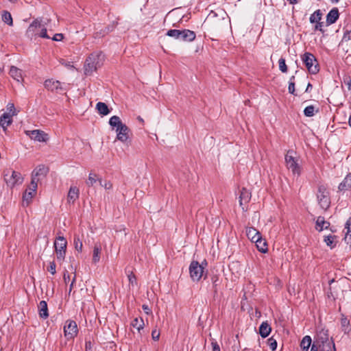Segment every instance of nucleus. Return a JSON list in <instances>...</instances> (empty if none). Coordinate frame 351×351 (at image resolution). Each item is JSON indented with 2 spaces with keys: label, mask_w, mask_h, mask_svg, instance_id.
Here are the masks:
<instances>
[{
  "label": "nucleus",
  "mask_w": 351,
  "mask_h": 351,
  "mask_svg": "<svg viewBox=\"0 0 351 351\" xmlns=\"http://www.w3.org/2000/svg\"><path fill=\"white\" fill-rule=\"evenodd\" d=\"M328 341V331L327 330L322 329L317 334V343H322L323 347H326V343Z\"/></svg>",
  "instance_id": "nucleus-21"
},
{
  "label": "nucleus",
  "mask_w": 351,
  "mask_h": 351,
  "mask_svg": "<svg viewBox=\"0 0 351 351\" xmlns=\"http://www.w3.org/2000/svg\"><path fill=\"white\" fill-rule=\"evenodd\" d=\"M38 186L35 187L32 186L30 184L29 187V191L26 190L23 194V206H27L32 202V198L34 197Z\"/></svg>",
  "instance_id": "nucleus-13"
},
{
  "label": "nucleus",
  "mask_w": 351,
  "mask_h": 351,
  "mask_svg": "<svg viewBox=\"0 0 351 351\" xmlns=\"http://www.w3.org/2000/svg\"><path fill=\"white\" fill-rule=\"evenodd\" d=\"M341 326L342 330L346 334L348 333L351 330L350 327V320L344 315H343L341 319Z\"/></svg>",
  "instance_id": "nucleus-32"
},
{
  "label": "nucleus",
  "mask_w": 351,
  "mask_h": 351,
  "mask_svg": "<svg viewBox=\"0 0 351 351\" xmlns=\"http://www.w3.org/2000/svg\"><path fill=\"white\" fill-rule=\"evenodd\" d=\"M213 351H220V347L219 345L217 343V342L215 340H213L211 342Z\"/></svg>",
  "instance_id": "nucleus-51"
},
{
  "label": "nucleus",
  "mask_w": 351,
  "mask_h": 351,
  "mask_svg": "<svg viewBox=\"0 0 351 351\" xmlns=\"http://www.w3.org/2000/svg\"><path fill=\"white\" fill-rule=\"evenodd\" d=\"M99 184L104 187L106 190L111 189L112 187V184L108 180H103L102 179H98Z\"/></svg>",
  "instance_id": "nucleus-42"
},
{
  "label": "nucleus",
  "mask_w": 351,
  "mask_h": 351,
  "mask_svg": "<svg viewBox=\"0 0 351 351\" xmlns=\"http://www.w3.org/2000/svg\"><path fill=\"white\" fill-rule=\"evenodd\" d=\"M323 16V13L321 10L318 9L315 10L312 14H311L309 18V21L312 24H315L317 22H319L322 20Z\"/></svg>",
  "instance_id": "nucleus-30"
},
{
  "label": "nucleus",
  "mask_w": 351,
  "mask_h": 351,
  "mask_svg": "<svg viewBox=\"0 0 351 351\" xmlns=\"http://www.w3.org/2000/svg\"><path fill=\"white\" fill-rule=\"evenodd\" d=\"M38 37L44 38H51V37L47 34V29L41 25V28L40 29Z\"/></svg>",
  "instance_id": "nucleus-44"
},
{
  "label": "nucleus",
  "mask_w": 351,
  "mask_h": 351,
  "mask_svg": "<svg viewBox=\"0 0 351 351\" xmlns=\"http://www.w3.org/2000/svg\"><path fill=\"white\" fill-rule=\"evenodd\" d=\"M345 241L351 246V217H349L345 224Z\"/></svg>",
  "instance_id": "nucleus-24"
},
{
  "label": "nucleus",
  "mask_w": 351,
  "mask_h": 351,
  "mask_svg": "<svg viewBox=\"0 0 351 351\" xmlns=\"http://www.w3.org/2000/svg\"><path fill=\"white\" fill-rule=\"evenodd\" d=\"M346 34L348 35V39L350 40L351 39V31L348 32Z\"/></svg>",
  "instance_id": "nucleus-64"
},
{
  "label": "nucleus",
  "mask_w": 351,
  "mask_h": 351,
  "mask_svg": "<svg viewBox=\"0 0 351 351\" xmlns=\"http://www.w3.org/2000/svg\"><path fill=\"white\" fill-rule=\"evenodd\" d=\"M75 248L77 251L81 252L82 250V241L80 239L79 236H75L74 237V241H73Z\"/></svg>",
  "instance_id": "nucleus-38"
},
{
  "label": "nucleus",
  "mask_w": 351,
  "mask_h": 351,
  "mask_svg": "<svg viewBox=\"0 0 351 351\" xmlns=\"http://www.w3.org/2000/svg\"><path fill=\"white\" fill-rule=\"evenodd\" d=\"M96 108L99 114L102 115H107L110 113L109 108L105 103L98 102L96 105Z\"/></svg>",
  "instance_id": "nucleus-31"
},
{
  "label": "nucleus",
  "mask_w": 351,
  "mask_h": 351,
  "mask_svg": "<svg viewBox=\"0 0 351 351\" xmlns=\"http://www.w3.org/2000/svg\"><path fill=\"white\" fill-rule=\"evenodd\" d=\"M11 175L9 176L8 173L4 176L5 180L8 184L14 186L16 184H21L23 182V178L21 173L15 171H12Z\"/></svg>",
  "instance_id": "nucleus-12"
},
{
  "label": "nucleus",
  "mask_w": 351,
  "mask_h": 351,
  "mask_svg": "<svg viewBox=\"0 0 351 351\" xmlns=\"http://www.w3.org/2000/svg\"><path fill=\"white\" fill-rule=\"evenodd\" d=\"M326 347L329 348L330 351H336L335 345V343H334L332 339H331L330 342L327 343Z\"/></svg>",
  "instance_id": "nucleus-55"
},
{
  "label": "nucleus",
  "mask_w": 351,
  "mask_h": 351,
  "mask_svg": "<svg viewBox=\"0 0 351 351\" xmlns=\"http://www.w3.org/2000/svg\"><path fill=\"white\" fill-rule=\"evenodd\" d=\"M167 36L173 37L175 39L183 42H191L195 39L196 35L193 31L189 29H169L167 32Z\"/></svg>",
  "instance_id": "nucleus-2"
},
{
  "label": "nucleus",
  "mask_w": 351,
  "mask_h": 351,
  "mask_svg": "<svg viewBox=\"0 0 351 351\" xmlns=\"http://www.w3.org/2000/svg\"><path fill=\"white\" fill-rule=\"evenodd\" d=\"M302 60L310 73L316 74L319 72V64L313 54L306 52L302 56Z\"/></svg>",
  "instance_id": "nucleus-4"
},
{
  "label": "nucleus",
  "mask_w": 351,
  "mask_h": 351,
  "mask_svg": "<svg viewBox=\"0 0 351 351\" xmlns=\"http://www.w3.org/2000/svg\"><path fill=\"white\" fill-rule=\"evenodd\" d=\"M41 23L38 19H35L28 27L26 31V36L30 40H36L38 37Z\"/></svg>",
  "instance_id": "nucleus-10"
},
{
  "label": "nucleus",
  "mask_w": 351,
  "mask_h": 351,
  "mask_svg": "<svg viewBox=\"0 0 351 351\" xmlns=\"http://www.w3.org/2000/svg\"><path fill=\"white\" fill-rule=\"evenodd\" d=\"M67 273L68 272L66 271L63 275V279L65 283H67L68 281L70 280V276Z\"/></svg>",
  "instance_id": "nucleus-58"
},
{
  "label": "nucleus",
  "mask_w": 351,
  "mask_h": 351,
  "mask_svg": "<svg viewBox=\"0 0 351 351\" xmlns=\"http://www.w3.org/2000/svg\"><path fill=\"white\" fill-rule=\"evenodd\" d=\"M293 152L289 150L285 156V162L289 169H291L293 174L300 176L301 173V167L298 163V160L293 157L291 154Z\"/></svg>",
  "instance_id": "nucleus-6"
},
{
  "label": "nucleus",
  "mask_w": 351,
  "mask_h": 351,
  "mask_svg": "<svg viewBox=\"0 0 351 351\" xmlns=\"http://www.w3.org/2000/svg\"><path fill=\"white\" fill-rule=\"evenodd\" d=\"M28 132L31 139L34 141H37L38 142H45L47 140V134H45L43 131L36 130L29 131Z\"/></svg>",
  "instance_id": "nucleus-15"
},
{
  "label": "nucleus",
  "mask_w": 351,
  "mask_h": 351,
  "mask_svg": "<svg viewBox=\"0 0 351 351\" xmlns=\"http://www.w3.org/2000/svg\"><path fill=\"white\" fill-rule=\"evenodd\" d=\"M330 226V223L328 221H325L324 217L322 216H319L316 220V226L315 229L321 232L324 229H328Z\"/></svg>",
  "instance_id": "nucleus-25"
},
{
  "label": "nucleus",
  "mask_w": 351,
  "mask_h": 351,
  "mask_svg": "<svg viewBox=\"0 0 351 351\" xmlns=\"http://www.w3.org/2000/svg\"><path fill=\"white\" fill-rule=\"evenodd\" d=\"M90 345H91V343L90 341H88V342H86V349H90Z\"/></svg>",
  "instance_id": "nucleus-61"
},
{
  "label": "nucleus",
  "mask_w": 351,
  "mask_h": 351,
  "mask_svg": "<svg viewBox=\"0 0 351 351\" xmlns=\"http://www.w3.org/2000/svg\"><path fill=\"white\" fill-rule=\"evenodd\" d=\"M12 123V118L11 115L8 113H3L0 117V125L3 128L4 130H6L7 127L9 126Z\"/></svg>",
  "instance_id": "nucleus-26"
},
{
  "label": "nucleus",
  "mask_w": 351,
  "mask_h": 351,
  "mask_svg": "<svg viewBox=\"0 0 351 351\" xmlns=\"http://www.w3.org/2000/svg\"><path fill=\"white\" fill-rule=\"evenodd\" d=\"M80 190L77 186H71L67 195L69 204H73L79 198Z\"/></svg>",
  "instance_id": "nucleus-19"
},
{
  "label": "nucleus",
  "mask_w": 351,
  "mask_h": 351,
  "mask_svg": "<svg viewBox=\"0 0 351 351\" xmlns=\"http://www.w3.org/2000/svg\"><path fill=\"white\" fill-rule=\"evenodd\" d=\"M251 197V192L246 188L243 187L240 191L239 195V205L243 211L245 212L247 210V204L250 202Z\"/></svg>",
  "instance_id": "nucleus-11"
},
{
  "label": "nucleus",
  "mask_w": 351,
  "mask_h": 351,
  "mask_svg": "<svg viewBox=\"0 0 351 351\" xmlns=\"http://www.w3.org/2000/svg\"><path fill=\"white\" fill-rule=\"evenodd\" d=\"M339 17V12L337 8H333L326 15V23L327 26L334 24Z\"/></svg>",
  "instance_id": "nucleus-16"
},
{
  "label": "nucleus",
  "mask_w": 351,
  "mask_h": 351,
  "mask_svg": "<svg viewBox=\"0 0 351 351\" xmlns=\"http://www.w3.org/2000/svg\"><path fill=\"white\" fill-rule=\"evenodd\" d=\"M338 191L340 192L351 191V172L347 174L342 182L339 184Z\"/></svg>",
  "instance_id": "nucleus-18"
},
{
  "label": "nucleus",
  "mask_w": 351,
  "mask_h": 351,
  "mask_svg": "<svg viewBox=\"0 0 351 351\" xmlns=\"http://www.w3.org/2000/svg\"><path fill=\"white\" fill-rule=\"evenodd\" d=\"M279 64V69L282 73H287V66L285 63V60L282 58H280L278 60Z\"/></svg>",
  "instance_id": "nucleus-43"
},
{
  "label": "nucleus",
  "mask_w": 351,
  "mask_h": 351,
  "mask_svg": "<svg viewBox=\"0 0 351 351\" xmlns=\"http://www.w3.org/2000/svg\"><path fill=\"white\" fill-rule=\"evenodd\" d=\"M343 84L347 86L348 89L351 91V77L350 75H344L343 77Z\"/></svg>",
  "instance_id": "nucleus-46"
},
{
  "label": "nucleus",
  "mask_w": 351,
  "mask_h": 351,
  "mask_svg": "<svg viewBox=\"0 0 351 351\" xmlns=\"http://www.w3.org/2000/svg\"><path fill=\"white\" fill-rule=\"evenodd\" d=\"M56 263L54 261H52V262H50L49 263V265L47 267V270L48 271H49L52 275L55 274L56 271Z\"/></svg>",
  "instance_id": "nucleus-50"
},
{
  "label": "nucleus",
  "mask_w": 351,
  "mask_h": 351,
  "mask_svg": "<svg viewBox=\"0 0 351 351\" xmlns=\"http://www.w3.org/2000/svg\"><path fill=\"white\" fill-rule=\"evenodd\" d=\"M131 324L139 331L141 329L143 328L144 322L142 318L136 317L132 320Z\"/></svg>",
  "instance_id": "nucleus-35"
},
{
  "label": "nucleus",
  "mask_w": 351,
  "mask_h": 351,
  "mask_svg": "<svg viewBox=\"0 0 351 351\" xmlns=\"http://www.w3.org/2000/svg\"><path fill=\"white\" fill-rule=\"evenodd\" d=\"M336 238V236L334 235H328L324 237V242L326 243L328 246H329L331 249L335 247L336 243L334 242V239Z\"/></svg>",
  "instance_id": "nucleus-37"
},
{
  "label": "nucleus",
  "mask_w": 351,
  "mask_h": 351,
  "mask_svg": "<svg viewBox=\"0 0 351 351\" xmlns=\"http://www.w3.org/2000/svg\"><path fill=\"white\" fill-rule=\"evenodd\" d=\"M78 329L75 321L68 320L64 326V336L67 339H73L77 334Z\"/></svg>",
  "instance_id": "nucleus-9"
},
{
  "label": "nucleus",
  "mask_w": 351,
  "mask_h": 351,
  "mask_svg": "<svg viewBox=\"0 0 351 351\" xmlns=\"http://www.w3.org/2000/svg\"><path fill=\"white\" fill-rule=\"evenodd\" d=\"M109 124L113 128H115L117 134L120 132L121 130L123 129L125 126V124L123 123L121 121L119 117L114 115L110 117L109 120Z\"/></svg>",
  "instance_id": "nucleus-17"
},
{
  "label": "nucleus",
  "mask_w": 351,
  "mask_h": 351,
  "mask_svg": "<svg viewBox=\"0 0 351 351\" xmlns=\"http://www.w3.org/2000/svg\"><path fill=\"white\" fill-rule=\"evenodd\" d=\"M128 280L130 284L133 285L134 283L136 282V276L134 274L131 273L130 275H128Z\"/></svg>",
  "instance_id": "nucleus-56"
},
{
  "label": "nucleus",
  "mask_w": 351,
  "mask_h": 351,
  "mask_svg": "<svg viewBox=\"0 0 351 351\" xmlns=\"http://www.w3.org/2000/svg\"><path fill=\"white\" fill-rule=\"evenodd\" d=\"M75 281H76V273H75V272H74V276H73V280H72V282H72V283H75Z\"/></svg>",
  "instance_id": "nucleus-63"
},
{
  "label": "nucleus",
  "mask_w": 351,
  "mask_h": 351,
  "mask_svg": "<svg viewBox=\"0 0 351 351\" xmlns=\"http://www.w3.org/2000/svg\"><path fill=\"white\" fill-rule=\"evenodd\" d=\"M10 75L17 82L22 80V71L16 66H11L10 69Z\"/></svg>",
  "instance_id": "nucleus-28"
},
{
  "label": "nucleus",
  "mask_w": 351,
  "mask_h": 351,
  "mask_svg": "<svg viewBox=\"0 0 351 351\" xmlns=\"http://www.w3.org/2000/svg\"><path fill=\"white\" fill-rule=\"evenodd\" d=\"M101 247L100 245H95L93 249V262L97 263L99 261Z\"/></svg>",
  "instance_id": "nucleus-34"
},
{
  "label": "nucleus",
  "mask_w": 351,
  "mask_h": 351,
  "mask_svg": "<svg viewBox=\"0 0 351 351\" xmlns=\"http://www.w3.org/2000/svg\"><path fill=\"white\" fill-rule=\"evenodd\" d=\"M152 337L154 341H158L160 338V332L156 330H154L152 332Z\"/></svg>",
  "instance_id": "nucleus-53"
},
{
  "label": "nucleus",
  "mask_w": 351,
  "mask_h": 351,
  "mask_svg": "<svg viewBox=\"0 0 351 351\" xmlns=\"http://www.w3.org/2000/svg\"><path fill=\"white\" fill-rule=\"evenodd\" d=\"M7 110L8 111V112H7L8 114H10L11 115V117L12 116H14L16 114V109H15V107H14V104L12 103H9L7 106Z\"/></svg>",
  "instance_id": "nucleus-45"
},
{
  "label": "nucleus",
  "mask_w": 351,
  "mask_h": 351,
  "mask_svg": "<svg viewBox=\"0 0 351 351\" xmlns=\"http://www.w3.org/2000/svg\"><path fill=\"white\" fill-rule=\"evenodd\" d=\"M268 345L272 351L276 350L277 348V342L273 337L268 339Z\"/></svg>",
  "instance_id": "nucleus-47"
},
{
  "label": "nucleus",
  "mask_w": 351,
  "mask_h": 351,
  "mask_svg": "<svg viewBox=\"0 0 351 351\" xmlns=\"http://www.w3.org/2000/svg\"><path fill=\"white\" fill-rule=\"evenodd\" d=\"M104 62V55L102 52L92 53L86 60L84 63V74L90 75L92 73L101 67Z\"/></svg>",
  "instance_id": "nucleus-1"
},
{
  "label": "nucleus",
  "mask_w": 351,
  "mask_h": 351,
  "mask_svg": "<svg viewBox=\"0 0 351 351\" xmlns=\"http://www.w3.org/2000/svg\"><path fill=\"white\" fill-rule=\"evenodd\" d=\"M324 23L319 21L315 23L314 31H319L322 33H324V29H323Z\"/></svg>",
  "instance_id": "nucleus-49"
},
{
  "label": "nucleus",
  "mask_w": 351,
  "mask_h": 351,
  "mask_svg": "<svg viewBox=\"0 0 351 351\" xmlns=\"http://www.w3.org/2000/svg\"><path fill=\"white\" fill-rule=\"evenodd\" d=\"M66 245L67 241L64 237H58L54 242L57 259L60 261H63L65 258Z\"/></svg>",
  "instance_id": "nucleus-5"
},
{
  "label": "nucleus",
  "mask_w": 351,
  "mask_h": 351,
  "mask_svg": "<svg viewBox=\"0 0 351 351\" xmlns=\"http://www.w3.org/2000/svg\"><path fill=\"white\" fill-rule=\"evenodd\" d=\"M97 174L90 173L88 176V179L86 181V184L89 186H93L97 181H98Z\"/></svg>",
  "instance_id": "nucleus-39"
},
{
  "label": "nucleus",
  "mask_w": 351,
  "mask_h": 351,
  "mask_svg": "<svg viewBox=\"0 0 351 351\" xmlns=\"http://www.w3.org/2000/svg\"><path fill=\"white\" fill-rule=\"evenodd\" d=\"M258 250L262 252L265 253L267 251L266 241L262 239V237L257 241H254Z\"/></svg>",
  "instance_id": "nucleus-33"
},
{
  "label": "nucleus",
  "mask_w": 351,
  "mask_h": 351,
  "mask_svg": "<svg viewBox=\"0 0 351 351\" xmlns=\"http://www.w3.org/2000/svg\"><path fill=\"white\" fill-rule=\"evenodd\" d=\"M310 88H312V85H311V83H308V85H307V87H306V90H305V91H306V92L309 91V89H310Z\"/></svg>",
  "instance_id": "nucleus-62"
},
{
  "label": "nucleus",
  "mask_w": 351,
  "mask_h": 351,
  "mask_svg": "<svg viewBox=\"0 0 351 351\" xmlns=\"http://www.w3.org/2000/svg\"><path fill=\"white\" fill-rule=\"evenodd\" d=\"M311 338L308 335L304 336L301 342H300V348L302 351H308V349L311 345Z\"/></svg>",
  "instance_id": "nucleus-29"
},
{
  "label": "nucleus",
  "mask_w": 351,
  "mask_h": 351,
  "mask_svg": "<svg viewBox=\"0 0 351 351\" xmlns=\"http://www.w3.org/2000/svg\"><path fill=\"white\" fill-rule=\"evenodd\" d=\"M189 274L193 281H199L203 276L204 267L198 261H193L189 265Z\"/></svg>",
  "instance_id": "nucleus-7"
},
{
  "label": "nucleus",
  "mask_w": 351,
  "mask_h": 351,
  "mask_svg": "<svg viewBox=\"0 0 351 351\" xmlns=\"http://www.w3.org/2000/svg\"><path fill=\"white\" fill-rule=\"evenodd\" d=\"M143 309L144 310L145 313L147 315L150 314L152 313L150 308L148 307L147 305L143 304L142 306Z\"/></svg>",
  "instance_id": "nucleus-57"
},
{
  "label": "nucleus",
  "mask_w": 351,
  "mask_h": 351,
  "mask_svg": "<svg viewBox=\"0 0 351 351\" xmlns=\"http://www.w3.org/2000/svg\"><path fill=\"white\" fill-rule=\"evenodd\" d=\"M311 351H319L317 346L315 344H313L311 348Z\"/></svg>",
  "instance_id": "nucleus-59"
},
{
  "label": "nucleus",
  "mask_w": 351,
  "mask_h": 351,
  "mask_svg": "<svg viewBox=\"0 0 351 351\" xmlns=\"http://www.w3.org/2000/svg\"><path fill=\"white\" fill-rule=\"evenodd\" d=\"M304 114L308 117H313L315 114V107L312 105L306 107L304 110Z\"/></svg>",
  "instance_id": "nucleus-40"
},
{
  "label": "nucleus",
  "mask_w": 351,
  "mask_h": 351,
  "mask_svg": "<svg viewBox=\"0 0 351 351\" xmlns=\"http://www.w3.org/2000/svg\"><path fill=\"white\" fill-rule=\"evenodd\" d=\"M64 38V35L62 34H56L51 38V39L54 41H61Z\"/></svg>",
  "instance_id": "nucleus-52"
},
{
  "label": "nucleus",
  "mask_w": 351,
  "mask_h": 351,
  "mask_svg": "<svg viewBox=\"0 0 351 351\" xmlns=\"http://www.w3.org/2000/svg\"><path fill=\"white\" fill-rule=\"evenodd\" d=\"M44 86L45 88L52 92H58L63 89L61 82L58 80H53V79L46 80L44 82Z\"/></svg>",
  "instance_id": "nucleus-14"
},
{
  "label": "nucleus",
  "mask_w": 351,
  "mask_h": 351,
  "mask_svg": "<svg viewBox=\"0 0 351 351\" xmlns=\"http://www.w3.org/2000/svg\"><path fill=\"white\" fill-rule=\"evenodd\" d=\"M246 235L252 242L257 241L261 237V234L253 227L247 228Z\"/></svg>",
  "instance_id": "nucleus-20"
},
{
  "label": "nucleus",
  "mask_w": 351,
  "mask_h": 351,
  "mask_svg": "<svg viewBox=\"0 0 351 351\" xmlns=\"http://www.w3.org/2000/svg\"><path fill=\"white\" fill-rule=\"evenodd\" d=\"M2 20L4 23L12 26L13 25L12 18L11 14L6 10L3 11Z\"/></svg>",
  "instance_id": "nucleus-36"
},
{
  "label": "nucleus",
  "mask_w": 351,
  "mask_h": 351,
  "mask_svg": "<svg viewBox=\"0 0 351 351\" xmlns=\"http://www.w3.org/2000/svg\"><path fill=\"white\" fill-rule=\"evenodd\" d=\"M317 199L319 206L324 210H326L330 207V193L326 185L322 184H318Z\"/></svg>",
  "instance_id": "nucleus-3"
},
{
  "label": "nucleus",
  "mask_w": 351,
  "mask_h": 351,
  "mask_svg": "<svg viewBox=\"0 0 351 351\" xmlns=\"http://www.w3.org/2000/svg\"><path fill=\"white\" fill-rule=\"evenodd\" d=\"M39 316L42 319H47L49 317L47 304L45 300L40 302L38 306Z\"/></svg>",
  "instance_id": "nucleus-22"
},
{
  "label": "nucleus",
  "mask_w": 351,
  "mask_h": 351,
  "mask_svg": "<svg viewBox=\"0 0 351 351\" xmlns=\"http://www.w3.org/2000/svg\"><path fill=\"white\" fill-rule=\"evenodd\" d=\"M110 31L109 27H106L105 29H101L99 32H96L95 33V37H101L104 36L106 34H108Z\"/></svg>",
  "instance_id": "nucleus-48"
},
{
  "label": "nucleus",
  "mask_w": 351,
  "mask_h": 351,
  "mask_svg": "<svg viewBox=\"0 0 351 351\" xmlns=\"http://www.w3.org/2000/svg\"><path fill=\"white\" fill-rule=\"evenodd\" d=\"M271 328L267 322H263L259 327V334L263 338L267 337L271 332Z\"/></svg>",
  "instance_id": "nucleus-27"
},
{
  "label": "nucleus",
  "mask_w": 351,
  "mask_h": 351,
  "mask_svg": "<svg viewBox=\"0 0 351 351\" xmlns=\"http://www.w3.org/2000/svg\"><path fill=\"white\" fill-rule=\"evenodd\" d=\"M290 4H296L298 3V0H287Z\"/></svg>",
  "instance_id": "nucleus-60"
},
{
  "label": "nucleus",
  "mask_w": 351,
  "mask_h": 351,
  "mask_svg": "<svg viewBox=\"0 0 351 351\" xmlns=\"http://www.w3.org/2000/svg\"><path fill=\"white\" fill-rule=\"evenodd\" d=\"M130 132V130L128 126L123 128V129L121 130L117 134V139L120 141L122 143H125L129 138V134Z\"/></svg>",
  "instance_id": "nucleus-23"
},
{
  "label": "nucleus",
  "mask_w": 351,
  "mask_h": 351,
  "mask_svg": "<svg viewBox=\"0 0 351 351\" xmlns=\"http://www.w3.org/2000/svg\"><path fill=\"white\" fill-rule=\"evenodd\" d=\"M294 80H295V76L291 77V78L289 80V87H288L289 93L292 94V95H295V82H294Z\"/></svg>",
  "instance_id": "nucleus-41"
},
{
  "label": "nucleus",
  "mask_w": 351,
  "mask_h": 351,
  "mask_svg": "<svg viewBox=\"0 0 351 351\" xmlns=\"http://www.w3.org/2000/svg\"><path fill=\"white\" fill-rule=\"evenodd\" d=\"M47 172L48 170L45 165H40L36 167L32 173V186L35 187V186H38V182L40 180V177H45Z\"/></svg>",
  "instance_id": "nucleus-8"
},
{
  "label": "nucleus",
  "mask_w": 351,
  "mask_h": 351,
  "mask_svg": "<svg viewBox=\"0 0 351 351\" xmlns=\"http://www.w3.org/2000/svg\"><path fill=\"white\" fill-rule=\"evenodd\" d=\"M216 278V280H214V278H212V281H213V291L215 293V294H216L217 293V285H218V277H215Z\"/></svg>",
  "instance_id": "nucleus-54"
}]
</instances>
